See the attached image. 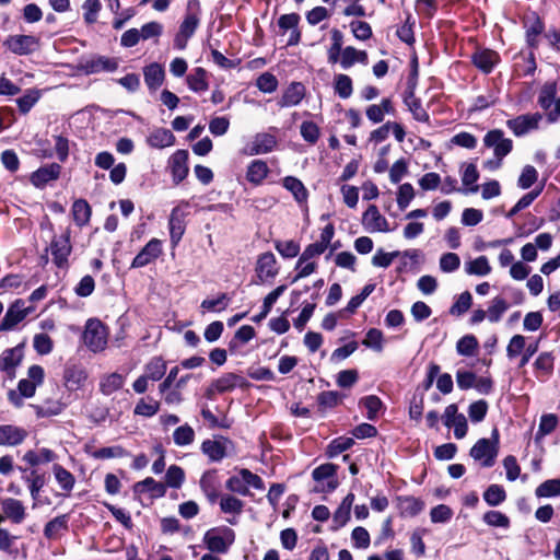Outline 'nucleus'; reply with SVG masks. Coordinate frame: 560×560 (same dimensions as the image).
Masks as SVG:
<instances>
[{
	"label": "nucleus",
	"mask_w": 560,
	"mask_h": 560,
	"mask_svg": "<svg viewBox=\"0 0 560 560\" xmlns=\"http://www.w3.org/2000/svg\"><path fill=\"white\" fill-rule=\"evenodd\" d=\"M201 15V3L199 0H189L186 5V13L179 30L174 38V46L185 49L189 38L195 34Z\"/></svg>",
	"instance_id": "obj_1"
},
{
	"label": "nucleus",
	"mask_w": 560,
	"mask_h": 560,
	"mask_svg": "<svg viewBox=\"0 0 560 560\" xmlns=\"http://www.w3.org/2000/svg\"><path fill=\"white\" fill-rule=\"evenodd\" d=\"M500 435L498 429H493L490 439H479L470 448V457L481 467L489 468L495 464L499 454Z\"/></svg>",
	"instance_id": "obj_2"
},
{
	"label": "nucleus",
	"mask_w": 560,
	"mask_h": 560,
	"mask_svg": "<svg viewBox=\"0 0 560 560\" xmlns=\"http://www.w3.org/2000/svg\"><path fill=\"white\" fill-rule=\"evenodd\" d=\"M84 345L93 352L105 350L108 342V329L97 318L86 320L82 335Z\"/></svg>",
	"instance_id": "obj_3"
},
{
	"label": "nucleus",
	"mask_w": 560,
	"mask_h": 560,
	"mask_svg": "<svg viewBox=\"0 0 560 560\" xmlns=\"http://www.w3.org/2000/svg\"><path fill=\"white\" fill-rule=\"evenodd\" d=\"M225 487L232 492L238 493L241 495H248L249 488L262 490L265 485L258 475L243 468L226 480Z\"/></svg>",
	"instance_id": "obj_4"
},
{
	"label": "nucleus",
	"mask_w": 560,
	"mask_h": 560,
	"mask_svg": "<svg viewBox=\"0 0 560 560\" xmlns=\"http://www.w3.org/2000/svg\"><path fill=\"white\" fill-rule=\"evenodd\" d=\"M235 540V533L226 526L214 527L206 532L203 544L215 553H225Z\"/></svg>",
	"instance_id": "obj_5"
},
{
	"label": "nucleus",
	"mask_w": 560,
	"mask_h": 560,
	"mask_svg": "<svg viewBox=\"0 0 560 560\" xmlns=\"http://www.w3.org/2000/svg\"><path fill=\"white\" fill-rule=\"evenodd\" d=\"M312 477L315 481V492H332L338 487L337 466L330 463L316 467Z\"/></svg>",
	"instance_id": "obj_6"
},
{
	"label": "nucleus",
	"mask_w": 560,
	"mask_h": 560,
	"mask_svg": "<svg viewBox=\"0 0 560 560\" xmlns=\"http://www.w3.org/2000/svg\"><path fill=\"white\" fill-rule=\"evenodd\" d=\"M39 45L40 40L37 36L23 34L9 35L3 42V46L18 56L31 55L39 48Z\"/></svg>",
	"instance_id": "obj_7"
},
{
	"label": "nucleus",
	"mask_w": 560,
	"mask_h": 560,
	"mask_svg": "<svg viewBox=\"0 0 560 560\" xmlns=\"http://www.w3.org/2000/svg\"><path fill=\"white\" fill-rule=\"evenodd\" d=\"M34 312V307L26 306V302L22 299L14 301L8 308L2 322L0 323L1 331L12 330L19 323Z\"/></svg>",
	"instance_id": "obj_8"
},
{
	"label": "nucleus",
	"mask_w": 560,
	"mask_h": 560,
	"mask_svg": "<svg viewBox=\"0 0 560 560\" xmlns=\"http://www.w3.org/2000/svg\"><path fill=\"white\" fill-rule=\"evenodd\" d=\"M189 205L188 202H182L177 207H175L170 215L168 220V229H170V238L173 247H176L180 242L186 224L185 217L187 215V209Z\"/></svg>",
	"instance_id": "obj_9"
},
{
	"label": "nucleus",
	"mask_w": 560,
	"mask_h": 560,
	"mask_svg": "<svg viewBox=\"0 0 560 560\" xmlns=\"http://www.w3.org/2000/svg\"><path fill=\"white\" fill-rule=\"evenodd\" d=\"M542 119L540 113L524 114L506 121L508 128L516 137H523L539 128V124Z\"/></svg>",
	"instance_id": "obj_10"
},
{
	"label": "nucleus",
	"mask_w": 560,
	"mask_h": 560,
	"mask_svg": "<svg viewBox=\"0 0 560 560\" xmlns=\"http://www.w3.org/2000/svg\"><path fill=\"white\" fill-rule=\"evenodd\" d=\"M163 254V242L151 238L131 261V268L139 269L154 262Z\"/></svg>",
	"instance_id": "obj_11"
},
{
	"label": "nucleus",
	"mask_w": 560,
	"mask_h": 560,
	"mask_svg": "<svg viewBox=\"0 0 560 560\" xmlns=\"http://www.w3.org/2000/svg\"><path fill=\"white\" fill-rule=\"evenodd\" d=\"M442 420L445 427L454 429V436L457 440L466 436L468 431L467 419L463 413L458 412L456 404H451L444 409Z\"/></svg>",
	"instance_id": "obj_12"
},
{
	"label": "nucleus",
	"mask_w": 560,
	"mask_h": 560,
	"mask_svg": "<svg viewBox=\"0 0 560 560\" xmlns=\"http://www.w3.org/2000/svg\"><path fill=\"white\" fill-rule=\"evenodd\" d=\"M483 144L493 150L494 158L504 159L513 149V141L504 137L500 129H493L486 133Z\"/></svg>",
	"instance_id": "obj_13"
},
{
	"label": "nucleus",
	"mask_w": 560,
	"mask_h": 560,
	"mask_svg": "<svg viewBox=\"0 0 560 560\" xmlns=\"http://www.w3.org/2000/svg\"><path fill=\"white\" fill-rule=\"evenodd\" d=\"M50 252L52 260L58 268H66L68 266V258L72 252L69 230H66L62 235L51 241Z\"/></svg>",
	"instance_id": "obj_14"
},
{
	"label": "nucleus",
	"mask_w": 560,
	"mask_h": 560,
	"mask_svg": "<svg viewBox=\"0 0 560 560\" xmlns=\"http://www.w3.org/2000/svg\"><path fill=\"white\" fill-rule=\"evenodd\" d=\"M278 141L273 133L259 132L256 133L252 140L246 144L243 152L246 155H260L271 152Z\"/></svg>",
	"instance_id": "obj_15"
},
{
	"label": "nucleus",
	"mask_w": 560,
	"mask_h": 560,
	"mask_svg": "<svg viewBox=\"0 0 560 560\" xmlns=\"http://www.w3.org/2000/svg\"><path fill=\"white\" fill-rule=\"evenodd\" d=\"M278 265L276 256L266 252L258 256L255 272L257 277L256 283H266L267 281L273 279L278 275Z\"/></svg>",
	"instance_id": "obj_16"
},
{
	"label": "nucleus",
	"mask_w": 560,
	"mask_h": 560,
	"mask_svg": "<svg viewBox=\"0 0 560 560\" xmlns=\"http://www.w3.org/2000/svg\"><path fill=\"white\" fill-rule=\"evenodd\" d=\"M362 225L369 233H387L390 231L387 219L381 214L375 205H370L362 214Z\"/></svg>",
	"instance_id": "obj_17"
},
{
	"label": "nucleus",
	"mask_w": 560,
	"mask_h": 560,
	"mask_svg": "<svg viewBox=\"0 0 560 560\" xmlns=\"http://www.w3.org/2000/svg\"><path fill=\"white\" fill-rule=\"evenodd\" d=\"M23 358V351L20 347L5 349L0 354V371L5 373L10 380L15 377V369Z\"/></svg>",
	"instance_id": "obj_18"
},
{
	"label": "nucleus",
	"mask_w": 560,
	"mask_h": 560,
	"mask_svg": "<svg viewBox=\"0 0 560 560\" xmlns=\"http://www.w3.org/2000/svg\"><path fill=\"white\" fill-rule=\"evenodd\" d=\"M170 168L175 184H179L188 175V152L177 150L170 158Z\"/></svg>",
	"instance_id": "obj_19"
},
{
	"label": "nucleus",
	"mask_w": 560,
	"mask_h": 560,
	"mask_svg": "<svg viewBox=\"0 0 560 560\" xmlns=\"http://www.w3.org/2000/svg\"><path fill=\"white\" fill-rule=\"evenodd\" d=\"M61 172L57 163L47 164L31 174L30 180L37 188H44L48 183L56 180Z\"/></svg>",
	"instance_id": "obj_20"
},
{
	"label": "nucleus",
	"mask_w": 560,
	"mask_h": 560,
	"mask_svg": "<svg viewBox=\"0 0 560 560\" xmlns=\"http://www.w3.org/2000/svg\"><path fill=\"white\" fill-rule=\"evenodd\" d=\"M243 377L234 374L226 373L214 380L207 390V395L211 397L214 394H223L233 390L235 387L242 385Z\"/></svg>",
	"instance_id": "obj_21"
},
{
	"label": "nucleus",
	"mask_w": 560,
	"mask_h": 560,
	"mask_svg": "<svg viewBox=\"0 0 560 560\" xmlns=\"http://www.w3.org/2000/svg\"><path fill=\"white\" fill-rule=\"evenodd\" d=\"M396 109L389 97H384L378 104H371L365 109V115L372 124H380L385 115H395Z\"/></svg>",
	"instance_id": "obj_22"
},
{
	"label": "nucleus",
	"mask_w": 560,
	"mask_h": 560,
	"mask_svg": "<svg viewBox=\"0 0 560 560\" xmlns=\"http://www.w3.org/2000/svg\"><path fill=\"white\" fill-rule=\"evenodd\" d=\"M117 68V60L105 56L93 57L82 65V69L89 74L100 73L103 71L114 72Z\"/></svg>",
	"instance_id": "obj_23"
},
{
	"label": "nucleus",
	"mask_w": 560,
	"mask_h": 560,
	"mask_svg": "<svg viewBox=\"0 0 560 560\" xmlns=\"http://www.w3.org/2000/svg\"><path fill=\"white\" fill-rule=\"evenodd\" d=\"M27 436V431L23 428L3 424L0 425V445L16 446Z\"/></svg>",
	"instance_id": "obj_24"
},
{
	"label": "nucleus",
	"mask_w": 560,
	"mask_h": 560,
	"mask_svg": "<svg viewBox=\"0 0 560 560\" xmlns=\"http://www.w3.org/2000/svg\"><path fill=\"white\" fill-rule=\"evenodd\" d=\"M499 60V55L491 49H480L472 55L474 65L485 73H490Z\"/></svg>",
	"instance_id": "obj_25"
},
{
	"label": "nucleus",
	"mask_w": 560,
	"mask_h": 560,
	"mask_svg": "<svg viewBox=\"0 0 560 560\" xmlns=\"http://www.w3.org/2000/svg\"><path fill=\"white\" fill-rule=\"evenodd\" d=\"M147 143L154 149H164L174 145L175 136L170 129L154 128L147 137Z\"/></svg>",
	"instance_id": "obj_26"
},
{
	"label": "nucleus",
	"mask_w": 560,
	"mask_h": 560,
	"mask_svg": "<svg viewBox=\"0 0 560 560\" xmlns=\"http://www.w3.org/2000/svg\"><path fill=\"white\" fill-rule=\"evenodd\" d=\"M88 378L86 371L80 365H71L65 370V385L70 390H78L83 387Z\"/></svg>",
	"instance_id": "obj_27"
},
{
	"label": "nucleus",
	"mask_w": 560,
	"mask_h": 560,
	"mask_svg": "<svg viewBox=\"0 0 560 560\" xmlns=\"http://www.w3.org/2000/svg\"><path fill=\"white\" fill-rule=\"evenodd\" d=\"M1 509L5 517L15 524H20L25 518V508L21 501L7 498L1 501Z\"/></svg>",
	"instance_id": "obj_28"
},
{
	"label": "nucleus",
	"mask_w": 560,
	"mask_h": 560,
	"mask_svg": "<svg viewBox=\"0 0 560 560\" xmlns=\"http://www.w3.org/2000/svg\"><path fill=\"white\" fill-rule=\"evenodd\" d=\"M353 502H354L353 493H348L343 498V500L341 501V503L339 504V506L337 508V510L335 511L334 516H332V528L334 529H339L347 524V522L350 518V512H351Z\"/></svg>",
	"instance_id": "obj_29"
},
{
	"label": "nucleus",
	"mask_w": 560,
	"mask_h": 560,
	"mask_svg": "<svg viewBox=\"0 0 560 560\" xmlns=\"http://www.w3.org/2000/svg\"><path fill=\"white\" fill-rule=\"evenodd\" d=\"M229 443L230 442L225 439L207 440L201 444V450L210 458V460L220 462L226 455Z\"/></svg>",
	"instance_id": "obj_30"
},
{
	"label": "nucleus",
	"mask_w": 560,
	"mask_h": 560,
	"mask_svg": "<svg viewBox=\"0 0 560 560\" xmlns=\"http://www.w3.org/2000/svg\"><path fill=\"white\" fill-rule=\"evenodd\" d=\"M143 75L149 90L156 91L164 82L165 71L161 65L153 62L143 69Z\"/></svg>",
	"instance_id": "obj_31"
},
{
	"label": "nucleus",
	"mask_w": 560,
	"mask_h": 560,
	"mask_svg": "<svg viewBox=\"0 0 560 560\" xmlns=\"http://www.w3.org/2000/svg\"><path fill=\"white\" fill-rule=\"evenodd\" d=\"M57 459V455L49 448L30 450L23 455V460L30 466L48 464Z\"/></svg>",
	"instance_id": "obj_32"
},
{
	"label": "nucleus",
	"mask_w": 560,
	"mask_h": 560,
	"mask_svg": "<svg viewBox=\"0 0 560 560\" xmlns=\"http://www.w3.org/2000/svg\"><path fill=\"white\" fill-rule=\"evenodd\" d=\"M200 487L210 503H214L219 499V480L214 471H207L202 475Z\"/></svg>",
	"instance_id": "obj_33"
},
{
	"label": "nucleus",
	"mask_w": 560,
	"mask_h": 560,
	"mask_svg": "<svg viewBox=\"0 0 560 560\" xmlns=\"http://www.w3.org/2000/svg\"><path fill=\"white\" fill-rule=\"evenodd\" d=\"M243 506L244 503L231 494H224L220 498V509L223 513L232 515L228 518V522L232 525L236 524V516L242 513Z\"/></svg>",
	"instance_id": "obj_34"
},
{
	"label": "nucleus",
	"mask_w": 560,
	"mask_h": 560,
	"mask_svg": "<svg viewBox=\"0 0 560 560\" xmlns=\"http://www.w3.org/2000/svg\"><path fill=\"white\" fill-rule=\"evenodd\" d=\"M283 187L289 190L295 201L300 205L306 203L308 198V191L304 184L294 176H287L282 179Z\"/></svg>",
	"instance_id": "obj_35"
},
{
	"label": "nucleus",
	"mask_w": 560,
	"mask_h": 560,
	"mask_svg": "<svg viewBox=\"0 0 560 560\" xmlns=\"http://www.w3.org/2000/svg\"><path fill=\"white\" fill-rule=\"evenodd\" d=\"M339 62L342 69H349L357 62L366 65L368 54L364 50H358L352 46H347L341 51Z\"/></svg>",
	"instance_id": "obj_36"
},
{
	"label": "nucleus",
	"mask_w": 560,
	"mask_h": 560,
	"mask_svg": "<svg viewBox=\"0 0 560 560\" xmlns=\"http://www.w3.org/2000/svg\"><path fill=\"white\" fill-rule=\"evenodd\" d=\"M37 385H35L34 382H31L30 380H21L18 385V389L20 395L14 392H9V400L16 407H21L23 405L22 397L30 398L33 397L35 394Z\"/></svg>",
	"instance_id": "obj_37"
},
{
	"label": "nucleus",
	"mask_w": 560,
	"mask_h": 560,
	"mask_svg": "<svg viewBox=\"0 0 560 560\" xmlns=\"http://www.w3.org/2000/svg\"><path fill=\"white\" fill-rule=\"evenodd\" d=\"M268 173L269 167L265 161L254 160L247 166L246 179L254 185H259L267 177Z\"/></svg>",
	"instance_id": "obj_38"
},
{
	"label": "nucleus",
	"mask_w": 560,
	"mask_h": 560,
	"mask_svg": "<svg viewBox=\"0 0 560 560\" xmlns=\"http://www.w3.org/2000/svg\"><path fill=\"white\" fill-rule=\"evenodd\" d=\"M305 89L301 83H292L283 93L279 101L281 107H292L300 104L303 100Z\"/></svg>",
	"instance_id": "obj_39"
},
{
	"label": "nucleus",
	"mask_w": 560,
	"mask_h": 560,
	"mask_svg": "<svg viewBox=\"0 0 560 560\" xmlns=\"http://www.w3.org/2000/svg\"><path fill=\"white\" fill-rule=\"evenodd\" d=\"M465 272L469 276L485 277L488 276L492 268L486 256H479L468 260L464 265Z\"/></svg>",
	"instance_id": "obj_40"
},
{
	"label": "nucleus",
	"mask_w": 560,
	"mask_h": 560,
	"mask_svg": "<svg viewBox=\"0 0 560 560\" xmlns=\"http://www.w3.org/2000/svg\"><path fill=\"white\" fill-rule=\"evenodd\" d=\"M462 183L467 187L468 192H477L479 186L476 184L479 178V172L474 163H465L460 167Z\"/></svg>",
	"instance_id": "obj_41"
},
{
	"label": "nucleus",
	"mask_w": 560,
	"mask_h": 560,
	"mask_svg": "<svg viewBox=\"0 0 560 560\" xmlns=\"http://www.w3.org/2000/svg\"><path fill=\"white\" fill-rule=\"evenodd\" d=\"M51 470L59 487L68 493L71 492L75 485L74 476L59 464H54Z\"/></svg>",
	"instance_id": "obj_42"
},
{
	"label": "nucleus",
	"mask_w": 560,
	"mask_h": 560,
	"mask_svg": "<svg viewBox=\"0 0 560 560\" xmlns=\"http://www.w3.org/2000/svg\"><path fill=\"white\" fill-rule=\"evenodd\" d=\"M167 365L161 357H153L145 365L143 375L151 381H160L165 372Z\"/></svg>",
	"instance_id": "obj_43"
},
{
	"label": "nucleus",
	"mask_w": 560,
	"mask_h": 560,
	"mask_svg": "<svg viewBox=\"0 0 560 560\" xmlns=\"http://www.w3.org/2000/svg\"><path fill=\"white\" fill-rule=\"evenodd\" d=\"M317 268L318 264L316 260H312L300 255L294 267L295 276L292 279V283H295L299 280L313 275L317 270Z\"/></svg>",
	"instance_id": "obj_44"
},
{
	"label": "nucleus",
	"mask_w": 560,
	"mask_h": 560,
	"mask_svg": "<svg viewBox=\"0 0 560 560\" xmlns=\"http://www.w3.org/2000/svg\"><path fill=\"white\" fill-rule=\"evenodd\" d=\"M509 302L502 296H495L490 301L487 308L488 320L490 323H498L501 320L504 313L509 310Z\"/></svg>",
	"instance_id": "obj_45"
},
{
	"label": "nucleus",
	"mask_w": 560,
	"mask_h": 560,
	"mask_svg": "<svg viewBox=\"0 0 560 560\" xmlns=\"http://www.w3.org/2000/svg\"><path fill=\"white\" fill-rule=\"evenodd\" d=\"M398 506L402 516L412 517L418 515L424 509V503L420 499L413 497H404L399 499Z\"/></svg>",
	"instance_id": "obj_46"
},
{
	"label": "nucleus",
	"mask_w": 560,
	"mask_h": 560,
	"mask_svg": "<svg viewBox=\"0 0 560 560\" xmlns=\"http://www.w3.org/2000/svg\"><path fill=\"white\" fill-rule=\"evenodd\" d=\"M334 90L340 98H349L353 93V84L351 78L343 73L336 74L334 77Z\"/></svg>",
	"instance_id": "obj_47"
},
{
	"label": "nucleus",
	"mask_w": 560,
	"mask_h": 560,
	"mask_svg": "<svg viewBox=\"0 0 560 560\" xmlns=\"http://www.w3.org/2000/svg\"><path fill=\"white\" fill-rule=\"evenodd\" d=\"M24 480L28 486L31 497L34 501L33 508H35L38 503L40 491L45 486V478L44 476L39 475L36 470H32L30 476L24 477Z\"/></svg>",
	"instance_id": "obj_48"
},
{
	"label": "nucleus",
	"mask_w": 560,
	"mask_h": 560,
	"mask_svg": "<svg viewBox=\"0 0 560 560\" xmlns=\"http://www.w3.org/2000/svg\"><path fill=\"white\" fill-rule=\"evenodd\" d=\"M125 384V377L119 373H112L104 376L100 383V389L104 395H112Z\"/></svg>",
	"instance_id": "obj_49"
},
{
	"label": "nucleus",
	"mask_w": 560,
	"mask_h": 560,
	"mask_svg": "<svg viewBox=\"0 0 560 560\" xmlns=\"http://www.w3.org/2000/svg\"><path fill=\"white\" fill-rule=\"evenodd\" d=\"M557 83L546 82L538 94V104L544 110L550 109L551 105L556 102Z\"/></svg>",
	"instance_id": "obj_50"
},
{
	"label": "nucleus",
	"mask_w": 560,
	"mask_h": 560,
	"mask_svg": "<svg viewBox=\"0 0 560 560\" xmlns=\"http://www.w3.org/2000/svg\"><path fill=\"white\" fill-rule=\"evenodd\" d=\"M72 217L79 226L88 224L91 218V207L83 199L75 200L72 205Z\"/></svg>",
	"instance_id": "obj_51"
},
{
	"label": "nucleus",
	"mask_w": 560,
	"mask_h": 560,
	"mask_svg": "<svg viewBox=\"0 0 560 560\" xmlns=\"http://www.w3.org/2000/svg\"><path fill=\"white\" fill-rule=\"evenodd\" d=\"M68 528V515H59L48 522L44 528V535L48 539H56L61 532Z\"/></svg>",
	"instance_id": "obj_52"
},
{
	"label": "nucleus",
	"mask_w": 560,
	"mask_h": 560,
	"mask_svg": "<svg viewBox=\"0 0 560 560\" xmlns=\"http://www.w3.org/2000/svg\"><path fill=\"white\" fill-rule=\"evenodd\" d=\"M136 490L140 492H149L153 497L161 498L166 493V486L151 477H148L136 485Z\"/></svg>",
	"instance_id": "obj_53"
},
{
	"label": "nucleus",
	"mask_w": 560,
	"mask_h": 560,
	"mask_svg": "<svg viewBox=\"0 0 560 560\" xmlns=\"http://www.w3.org/2000/svg\"><path fill=\"white\" fill-rule=\"evenodd\" d=\"M187 84L194 92L208 90L207 72L203 68H196L188 77Z\"/></svg>",
	"instance_id": "obj_54"
},
{
	"label": "nucleus",
	"mask_w": 560,
	"mask_h": 560,
	"mask_svg": "<svg viewBox=\"0 0 560 560\" xmlns=\"http://www.w3.org/2000/svg\"><path fill=\"white\" fill-rule=\"evenodd\" d=\"M506 499V492L500 485H491L483 492V500L489 506H498Z\"/></svg>",
	"instance_id": "obj_55"
},
{
	"label": "nucleus",
	"mask_w": 560,
	"mask_h": 560,
	"mask_svg": "<svg viewBox=\"0 0 560 560\" xmlns=\"http://www.w3.org/2000/svg\"><path fill=\"white\" fill-rule=\"evenodd\" d=\"M353 443L354 441L352 438L339 436L328 444L326 448V455L329 458H334L339 454L343 453L345 451L349 450L353 445Z\"/></svg>",
	"instance_id": "obj_56"
},
{
	"label": "nucleus",
	"mask_w": 560,
	"mask_h": 560,
	"mask_svg": "<svg viewBox=\"0 0 560 560\" xmlns=\"http://www.w3.org/2000/svg\"><path fill=\"white\" fill-rule=\"evenodd\" d=\"M558 424V417L555 413H546L540 417L538 430L536 432V441L544 439L550 434Z\"/></svg>",
	"instance_id": "obj_57"
},
{
	"label": "nucleus",
	"mask_w": 560,
	"mask_h": 560,
	"mask_svg": "<svg viewBox=\"0 0 560 560\" xmlns=\"http://www.w3.org/2000/svg\"><path fill=\"white\" fill-rule=\"evenodd\" d=\"M537 498H552L560 495V479H548L540 483L536 490Z\"/></svg>",
	"instance_id": "obj_58"
},
{
	"label": "nucleus",
	"mask_w": 560,
	"mask_h": 560,
	"mask_svg": "<svg viewBox=\"0 0 560 560\" xmlns=\"http://www.w3.org/2000/svg\"><path fill=\"white\" fill-rule=\"evenodd\" d=\"M362 345L376 352H382L384 348V335L377 328H371L368 330L365 338L362 340Z\"/></svg>",
	"instance_id": "obj_59"
},
{
	"label": "nucleus",
	"mask_w": 560,
	"mask_h": 560,
	"mask_svg": "<svg viewBox=\"0 0 560 560\" xmlns=\"http://www.w3.org/2000/svg\"><path fill=\"white\" fill-rule=\"evenodd\" d=\"M472 304V296L468 291L460 293L450 308V314L453 316H462L465 314Z\"/></svg>",
	"instance_id": "obj_60"
},
{
	"label": "nucleus",
	"mask_w": 560,
	"mask_h": 560,
	"mask_svg": "<svg viewBox=\"0 0 560 560\" xmlns=\"http://www.w3.org/2000/svg\"><path fill=\"white\" fill-rule=\"evenodd\" d=\"M173 440L177 446H187L194 442L195 431L188 424L180 425L174 431Z\"/></svg>",
	"instance_id": "obj_61"
},
{
	"label": "nucleus",
	"mask_w": 560,
	"mask_h": 560,
	"mask_svg": "<svg viewBox=\"0 0 560 560\" xmlns=\"http://www.w3.org/2000/svg\"><path fill=\"white\" fill-rule=\"evenodd\" d=\"M478 349V340L474 335L462 337L456 343V351L460 355L470 357Z\"/></svg>",
	"instance_id": "obj_62"
},
{
	"label": "nucleus",
	"mask_w": 560,
	"mask_h": 560,
	"mask_svg": "<svg viewBox=\"0 0 560 560\" xmlns=\"http://www.w3.org/2000/svg\"><path fill=\"white\" fill-rule=\"evenodd\" d=\"M40 98V91L32 89L27 90L25 94L16 100V104L19 109L23 114H27L31 108L38 102Z\"/></svg>",
	"instance_id": "obj_63"
},
{
	"label": "nucleus",
	"mask_w": 560,
	"mask_h": 560,
	"mask_svg": "<svg viewBox=\"0 0 560 560\" xmlns=\"http://www.w3.org/2000/svg\"><path fill=\"white\" fill-rule=\"evenodd\" d=\"M83 19L86 24H94L97 21L102 3L100 0H85L82 4Z\"/></svg>",
	"instance_id": "obj_64"
}]
</instances>
